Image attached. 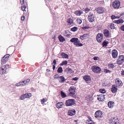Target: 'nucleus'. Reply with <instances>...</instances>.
<instances>
[{
	"label": "nucleus",
	"mask_w": 124,
	"mask_h": 124,
	"mask_svg": "<svg viewBox=\"0 0 124 124\" xmlns=\"http://www.w3.org/2000/svg\"><path fill=\"white\" fill-rule=\"evenodd\" d=\"M53 64L54 65H55L56 64V60H54L53 63H52V64Z\"/></svg>",
	"instance_id": "nucleus-54"
},
{
	"label": "nucleus",
	"mask_w": 124,
	"mask_h": 124,
	"mask_svg": "<svg viewBox=\"0 0 124 124\" xmlns=\"http://www.w3.org/2000/svg\"><path fill=\"white\" fill-rule=\"evenodd\" d=\"M78 29V28L76 27H74L71 29V30L73 32L75 31Z\"/></svg>",
	"instance_id": "nucleus-39"
},
{
	"label": "nucleus",
	"mask_w": 124,
	"mask_h": 124,
	"mask_svg": "<svg viewBox=\"0 0 124 124\" xmlns=\"http://www.w3.org/2000/svg\"><path fill=\"white\" fill-rule=\"evenodd\" d=\"M95 15L93 13H90L88 16V19L90 22H92L95 20Z\"/></svg>",
	"instance_id": "nucleus-7"
},
{
	"label": "nucleus",
	"mask_w": 124,
	"mask_h": 124,
	"mask_svg": "<svg viewBox=\"0 0 124 124\" xmlns=\"http://www.w3.org/2000/svg\"><path fill=\"white\" fill-rule=\"evenodd\" d=\"M114 102L113 101H110L108 103V106L110 108H112L114 106Z\"/></svg>",
	"instance_id": "nucleus-28"
},
{
	"label": "nucleus",
	"mask_w": 124,
	"mask_h": 124,
	"mask_svg": "<svg viewBox=\"0 0 124 124\" xmlns=\"http://www.w3.org/2000/svg\"><path fill=\"white\" fill-rule=\"evenodd\" d=\"M77 21L78 23L79 24H80L82 23V20L79 18H77Z\"/></svg>",
	"instance_id": "nucleus-44"
},
{
	"label": "nucleus",
	"mask_w": 124,
	"mask_h": 124,
	"mask_svg": "<svg viewBox=\"0 0 124 124\" xmlns=\"http://www.w3.org/2000/svg\"><path fill=\"white\" fill-rule=\"evenodd\" d=\"M124 62V56L123 55L119 56L117 60V62L119 65H121Z\"/></svg>",
	"instance_id": "nucleus-6"
},
{
	"label": "nucleus",
	"mask_w": 124,
	"mask_h": 124,
	"mask_svg": "<svg viewBox=\"0 0 124 124\" xmlns=\"http://www.w3.org/2000/svg\"><path fill=\"white\" fill-rule=\"evenodd\" d=\"M96 38L98 42H100L102 40L103 38V35L102 34L99 33L97 34Z\"/></svg>",
	"instance_id": "nucleus-10"
},
{
	"label": "nucleus",
	"mask_w": 124,
	"mask_h": 124,
	"mask_svg": "<svg viewBox=\"0 0 124 124\" xmlns=\"http://www.w3.org/2000/svg\"><path fill=\"white\" fill-rule=\"evenodd\" d=\"M112 57L114 58H116L117 56L118 53L117 51L116 50H113L112 53Z\"/></svg>",
	"instance_id": "nucleus-18"
},
{
	"label": "nucleus",
	"mask_w": 124,
	"mask_h": 124,
	"mask_svg": "<svg viewBox=\"0 0 124 124\" xmlns=\"http://www.w3.org/2000/svg\"><path fill=\"white\" fill-rule=\"evenodd\" d=\"M76 88L73 86H70L69 89L70 94L72 96H74L75 95Z\"/></svg>",
	"instance_id": "nucleus-5"
},
{
	"label": "nucleus",
	"mask_w": 124,
	"mask_h": 124,
	"mask_svg": "<svg viewBox=\"0 0 124 124\" xmlns=\"http://www.w3.org/2000/svg\"><path fill=\"white\" fill-rule=\"evenodd\" d=\"M83 13L82 11L80 10L76 11L74 12V14L77 16H80L81 14Z\"/></svg>",
	"instance_id": "nucleus-30"
},
{
	"label": "nucleus",
	"mask_w": 124,
	"mask_h": 124,
	"mask_svg": "<svg viewBox=\"0 0 124 124\" xmlns=\"http://www.w3.org/2000/svg\"><path fill=\"white\" fill-rule=\"evenodd\" d=\"M63 105V103L62 102H59L56 104V106L57 108L59 109L62 107Z\"/></svg>",
	"instance_id": "nucleus-21"
},
{
	"label": "nucleus",
	"mask_w": 124,
	"mask_h": 124,
	"mask_svg": "<svg viewBox=\"0 0 124 124\" xmlns=\"http://www.w3.org/2000/svg\"><path fill=\"white\" fill-rule=\"evenodd\" d=\"M109 122L111 124H117L119 123V121L117 118H114L110 119Z\"/></svg>",
	"instance_id": "nucleus-13"
},
{
	"label": "nucleus",
	"mask_w": 124,
	"mask_h": 124,
	"mask_svg": "<svg viewBox=\"0 0 124 124\" xmlns=\"http://www.w3.org/2000/svg\"><path fill=\"white\" fill-rule=\"evenodd\" d=\"M63 72L62 68L61 67H60L58 68L57 70V72L58 73H61Z\"/></svg>",
	"instance_id": "nucleus-33"
},
{
	"label": "nucleus",
	"mask_w": 124,
	"mask_h": 124,
	"mask_svg": "<svg viewBox=\"0 0 124 124\" xmlns=\"http://www.w3.org/2000/svg\"><path fill=\"white\" fill-rule=\"evenodd\" d=\"M61 55L63 58H68L69 56L66 54L62 53L61 54Z\"/></svg>",
	"instance_id": "nucleus-32"
},
{
	"label": "nucleus",
	"mask_w": 124,
	"mask_h": 124,
	"mask_svg": "<svg viewBox=\"0 0 124 124\" xmlns=\"http://www.w3.org/2000/svg\"><path fill=\"white\" fill-rule=\"evenodd\" d=\"M83 78L87 82H89L91 80L90 77L87 75L84 76L83 77Z\"/></svg>",
	"instance_id": "nucleus-23"
},
{
	"label": "nucleus",
	"mask_w": 124,
	"mask_h": 124,
	"mask_svg": "<svg viewBox=\"0 0 124 124\" xmlns=\"http://www.w3.org/2000/svg\"><path fill=\"white\" fill-rule=\"evenodd\" d=\"M47 101V99L46 98H43L41 100V103L43 104L45 102Z\"/></svg>",
	"instance_id": "nucleus-40"
},
{
	"label": "nucleus",
	"mask_w": 124,
	"mask_h": 124,
	"mask_svg": "<svg viewBox=\"0 0 124 124\" xmlns=\"http://www.w3.org/2000/svg\"><path fill=\"white\" fill-rule=\"evenodd\" d=\"M84 9L85 10L86 13L88 12L90 10V9L87 8Z\"/></svg>",
	"instance_id": "nucleus-45"
},
{
	"label": "nucleus",
	"mask_w": 124,
	"mask_h": 124,
	"mask_svg": "<svg viewBox=\"0 0 124 124\" xmlns=\"http://www.w3.org/2000/svg\"><path fill=\"white\" fill-rule=\"evenodd\" d=\"M75 103V100L74 99H70L67 100L65 103L67 106H70L74 105Z\"/></svg>",
	"instance_id": "nucleus-3"
},
{
	"label": "nucleus",
	"mask_w": 124,
	"mask_h": 124,
	"mask_svg": "<svg viewBox=\"0 0 124 124\" xmlns=\"http://www.w3.org/2000/svg\"><path fill=\"white\" fill-rule=\"evenodd\" d=\"M117 86L115 85H113L111 89V91L112 92L114 93L117 91Z\"/></svg>",
	"instance_id": "nucleus-17"
},
{
	"label": "nucleus",
	"mask_w": 124,
	"mask_h": 124,
	"mask_svg": "<svg viewBox=\"0 0 124 124\" xmlns=\"http://www.w3.org/2000/svg\"><path fill=\"white\" fill-rule=\"evenodd\" d=\"M104 71L106 73H109V72L110 73V71L109 70H108L107 69H105Z\"/></svg>",
	"instance_id": "nucleus-49"
},
{
	"label": "nucleus",
	"mask_w": 124,
	"mask_h": 124,
	"mask_svg": "<svg viewBox=\"0 0 124 124\" xmlns=\"http://www.w3.org/2000/svg\"><path fill=\"white\" fill-rule=\"evenodd\" d=\"M46 70L47 72H49L50 71V70L49 69H47Z\"/></svg>",
	"instance_id": "nucleus-58"
},
{
	"label": "nucleus",
	"mask_w": 124,
	"mask_h": 124,
	"mask_svg": "<svg viewBox=\"0 0 124 124\" xmlns=\"http://www.w3.org/2000/svg\"><path fill=\"white\" fill-rule=\"evenodd\" d=\"M61 96L62 98H64L66 96V95L62 91H61Z\"/></svg>",
	"instance_id": "nucleus-37"
},
{
	"label": "nucleus",
	"mask_w": 124,
	"mask_h": 124,
	"mask_svg": "<svg viewBox=\"0 0 124 124\" xmlns=\"http://www.w3.org/2000/svg\"><path fill=\"white\" fill-rule=\"evenodd\" d=\"M91 97L90 95H88L86 97V99L88 101H89L91 99Z\"/></svg>",
	"instance_id": "nucleus-35"
},
{
	"label": "nucleus",
	"mask_w": 124,
	"mask_h": 124,
	"mask_svg": "<svg viewBox=\"0 0 124 124\" xmlns=\"http://www.w3.org/2000/svg\"><path fill=\"white\" fill-rule=\"evenodd\" d=\"M71 42L73 43L74 45L77 46L79 47L82 46L83 45L80 42V41L77 38H73L70 40Z\"/></svg>",
	"instance_id": "nucleus-1"
},
{
	"label": "nucleus",
	"mask_w": 124,
	"mask_h": 124,
	"mask_svg": "<svg viewBox=\"0 0 124 124\" xmlns=\"http://www.w3.org/2000/svg\"><path fill=\"white\" fill-rule=\"evenodd\" d=\"M55 65H53V70H54L55 69Z\"/></svg>",
	"instance_id": "nucleus-57"
},
{
	"label": "nucleus",
	"mask_w": 124,
	"mask_h": 124,
	"mask_svg": "<svg viewBox=\"0 0 124 124\" xmlns=\"http://www.w3.org/2000/svg\"><path fill=\"white\" fill-rule=\"evenodd\" d=\"M111 18L112 19H114L116 18H120V16H116L115 15H112L111 16Z\"/></svg>",
	"instance_id": "nucleus-38"
},
{
	"label": "nucleus",
	"mask_w": 124,
	"mask_h": 124,
	"mask_svg": "<svg viewBox=\"0 0 124 124\" xmlns=\"http://www.w3.org/2000/svg\"><path fill=\"white\" fill-rule=\"evenodd\" d=\"M21 8L22 10L26 11V10L25 9L26 8V7L25 6H22Z\"/></svg>",
	"instance_id": "nucleus-46"
},
{
	"label": "nucleus",
	"mask_w": 124,
	"mask_h": 124,
	"mask_svg": "<svg viewBox=\"0 0 124 124\" xmlns=\"http://www.w3.org/2000/svg\"><path fill=\"white\" fill-rule=\"evenodd\" d=\"M59 40L61 42H63L65 40V38L61 35H59L58 36Z\"/></svg>",
	"instance_id": "nucleus-26"
},
{
	"label": "nucleus",
	"mask_w": 124,
	"mask_h": 124,
	"mask_svg": "<svg viewBox=\"0 0 124 124\" xmlns=\"http://www.w3.org/2000/svg\"><path fill=\"white\" fill-rule=\"evenodd\" d=\"M108 66L109 67L111 68H113L114 67V65L113 64L111 63L109 64H108Z\"/></svg>",
	"instance_id": "nucleus-47"
},
{
	"label": "nucleus",
	"mask_w": 124,
	"mask_h": 124,
	"mask_svg": "<svg viewBox=\"0 0 124 124\" xmlns=\"http://www.w3.org/2000/svg\"><path fill=\"white\" fill-rule=\"evenodd\" d=\"M25 18V17L24 16H22L21 17V20L22 21H23L24 20Z\"/></svg>",
	"instance_id": "nucleus-53"
},
{
	"label": "nucleus",
	"mask_w": 124,
	"mask_h": 124,
	"mask_svg": "<svg viewBox=\"0 0 124 124\" xmlns=\"http://www.w3.org/2000/svg\"><path fill=\"white\" fill-rule=\"evenodd\" d=\"M9 56V54H7L5 55L2 58L1 61V64H2L5 63V62L7 61L8 58Z\"/></svg>",
	"instance_id": "nucleus-12"
},
{
	"label": "nucleus",
	"mask_w": 124,
	"mask_h": 124,
	"mask_svg": "<svg viewBox=\"0 0 124 124\" xmlns=\"http://www.w3.org/2000/svg\"><path fill=\"white\" fill-rule=\"evenodd\" d=\"M74 121H75V122H77V120H75Z\"/></svg>",
	"instance_id": "nucleus-60"
},
{
	"label": "nucleus",
	"mask_w": 124,
	"mask_h": 124,
	"mask_svg": "<svg viewBox=\"0 0 124 124\" xmlns=\"http://www.w3.org/2000/svg\"><path fill=\"white\" fill-rule=\"evenodd\" d=\"M31 96V94L30 93H27L21 95L20 97V99L23 100L25 98H29Z\"/></svg>",
	"instance_id": "nucleus-4"
},
{
	"label": "nucleus",
	"mask_w": 124,
	"mask_h": 124,
	"mask_svg": "<svg viewBox=\"0 0 124 124\" xmlns=\"http://www.w3.org/2000/svg\"><path fill=\"white\" fill-rule=\"evenodd\" d=\"M110 27L111 29H114L115 28L114 24L113 23H111L110 25Z\"/></svg>",
	"instance_id": "nucleus-41"
},
{
	"label": "nucleus",
	"mask_w": 124,
	"mask_h": 124,
	"mask_svg": "<svg viewBox=\"0 0 124 124\" xmlns=\"http://www.w3.org/2000/svg\"><path fill=\"white\" fill-rule=\"evenodd\" d=\"M58 80L59 81V82L63 83L65 80V79L63 76H60L58 78Z\"/></svg>",
	"instance_id": "nucleus-24"
},
{
	"label": "nucleus",
	"mask_w": 124,
	"mask_h": 124,
	"mask_svg": "<svg viewBox=\"0 0 124 124\" xmlns=\"http://www.w3.org/2000/svg\"><path fill=\"white\" fill-rule=\"evenodd\" d=\"M115 81L116 84L117 86L121 87L122 85L123 84L120 79H117Z\"/></svg>",
	"instance_id": "nucleus-16"
},
{
	"label": "nucleus",
	"mask_w": 124,
	"mask_h": 124,
	"mask_svg": "<svg viewBox=\"0 0 124 124\" xmlns=\"http://www.w3.org/2000/svg\"><path fill=\"white\" fill-rule=\"evenodd\" d=\"M20 2L21 4H23L24 3V0H20Z\"/></svg>",
	"instance_id": "nucleus-55"
},
{
	"label": "nucleus",
	"mask_w": 124,
	"mask_h": 124,
	"mask_svg": "<svg viewBox=\"0 0 124 124\" xmlns=\"http://www.w3.org/2000/svg\"><path fill=\"white\" fill-rule=\"evenodd\" d=\"M97 99L100 101H102L105 99V95L103 94H101L98 96Z\"/></svg>",
	"instance_id": "nucleus-20"
},
{
	"label": "nucleus",
	"mask_w": 124,
	"mask_h": 124,
	"mask_svg": "<svg viewBox=\"0 0 124 124\" xmlns=\"http://www.w3.org/2000/svg\"><path fill=\"white\" fill-rule=\"evenodd\" d=\"M67 22L69 25H71L73 23V20L70 18L68 19L67 20Z\"/></svg>",
	"instance_id": "nucleus-31"
},
{
	"label": "nucleus",
	"mask_w": 124,
	"mask_h": 124,
	"mask_svg": "<svg viewBox=\"0 0 124 124\" xmlns=\"http://www.w3.org/2000/svg\"><path fill=\"white\" fill-rule=\"evenodd\" d=\"M124 15V14H121V15H120V17L122 15Z\"/></svg>",
	"instance_id": "nucleus-59"
},
{
	"label": "nucleus",
	"mask_w": 124,
	"mask_h": 124,
	"mask_svg": "<svg viewBox=\"0 0 124 124\" xmlns=\"http://www.w3.org/2000/svg\"><path fill=\"white\" fill-rule=\"evenodd\" d=\"M121 29L122 31H124V25H122L121 27Z\"/></svg>",
	"instance_id": "nucleus-50"
},
{
	"label": "nucleus",
	"mask_w": 124,
	"mask_h": 124,
	"mask_svg": "<svg viewBox=\"0 0 124 124\" xmlns=\"http://www.w3.org/2000/svg\"><path fill=\"white\" fill-rule=\"evenodd\" d=\"M108 43V42L107 40H105L102 43V45L103 46H106Z\"/></svg>",
	"instance_id": "nucleus-36"
},
{
	"label": "nucleus",
	"mask_w": 124,
	"mask_h": 124,
	"mask_svg": "<svg viewBox=\"0 0 124 124\" xmlns=\"http://www.w3.org/2000/svg\"><path fill=\"white\" fill-rule=\"evenodd\" d=\"M121 74L122 75H124V70L122 71Z\"/></svg>",
	"instance_id": "nucleus-56"
},
{
	"label": "nucleus",
	"mask_w": 124,
	"mask_h": 124,
	"mask_svg": "<svg viewBox=\"0 0 124 124\" xmlns=\"http://www.w3.org/2000/svg\"><path fill=\"white\" fill-rule=\"evenodd\" d=\"M120 5V2L118 0L114 1L113 3V6L115 8H117Z\"/></svg>",
	"instance_id": "nucleus-11"
},
{
	"label": "nucleus",
	"mask_w": 124,
	"mask_h": 124,
	"mask_svg": "<svg viewBox=\"0 0 124 124\" xmlns=\"http://www.w3.org/2000/svg\"><path fill=\"white\" fill-rule=\"evenodd\" d=\"M67 63V62L66 61H65L63 62L62 63L60 64L62 66L63 65H66Z\"/></svg>",
	"instance_id": "nucleus-42"
},
{
	"label": "nucleus",
	"mask_w": 124,
	"mask_h": 124,
	"mask_svg": "<svg viewBox=\"0 0 124 124\" xmlns=\"http://www.w3.org/2000/svg\"><path fill=\"white\" fill-rule=\"evenodd\" d=\"M72 79L74 80L77 81L78 79V78L77 77H75Z\"/></svg>",
	"instance_id": "nucleus-51"
},
{
	"label": "nucleus",
	"mask_w": 124,
	"mask_h": 124,
	"mask_svg": "<svg viewBox=\"0 0 124 124\" xmlns=\"http://www.w3.org/2000/svg\"><path fill=\"white\" fill-rule=\"evenodd\" d=\"M65 71L68 73H71L73 72V70L69 67L66 68L65 70Z\"/></svg>",
	"instance_id": "nucleus-27"
},
{
	"label": "nucleus",
	"mask_w": 124,
	"mask_h": 124,
	"mask_svg": "<svg viewBox=\"0 0 124 124\" xmlns=\"http://www.w3.org/2000/svg\"><path fill=\"white\" fill-rule=\"evenodd\" d=\"M96 10L97 11L98 13H102L104 12V9L102 8H97Z\"/></svg>",
	"instance_id": "nucleus-22"
},
{
	"label": "nucleus",
	"mask_w": 124,
	"mask_h": 124,
	"mask_svg": "<svg viewBox=\"0 0 124 124\" xmlns=\"http://www.w3.org/2000/svg\"><path fill=\"white\" fill-rule=\"evenodd\" d=\"M102 114L101 111L100 110L97 111L95 113V116L96 118L101 117Z\"/></svg>",
	"instance_id": "nucleus-14"
},
{
	"label": "nucleus",
	"mask_w": 124,
	"mask_h": 124,
	"mask_svg": "<svg viewBox=\"0 0 124 124\" xmlns=\"http://www.w3.org/2000/svg\"><path fill=\"white\" fill-rule=\"evenodd\" d=\"M59 77L60 76H59L58 74H56L54 75V78H57L58 79V78H59Z\"/></svg>",
	"instance_id": "nucleus-48"
},
{
	"label": "nucleus",
	"mask_w": 124,
	"mask_h": 124,
	"mask_svg": "<svg viewBox=\"0 0 124 124\" xmlns=\"http://www.w3.org/2000/svg\"><path fill=\"white\" fill-rule=\"evenodd\" d=\"M9 68V66L8 65H5L3 66L1 68L0 70V71L3 74H5L7 72V69Z\"/></svg>",
	"instance_id": "nucleus-9"
},
{
	"label": "nucleus",
	"mask_w": 124,
	"mask_h": 124,
	"mask_svg": "<svg viewBox=\"0 0 124 124\" xmlns=\"http://www.w3.org/2000/svg\"><path fill=\"white\" fill-rule=\"evenodd\" d=\"M98 58L99 57H98L95 56L93 57V59L95 61L97 60L98 59Z\"/></svg>",
	"instance_id": "nucleus-52"
},
{
	"label": "nucleus",
	"mask_w": 124,
	"mask_h": 124,
	"mask_svg": "<svg viewBox=\"0 0 124 124\" xmlns=\"http://www.w3.org/2000/svg\"><path fill=\"white\" fill-rule=\"evenodd\" d=\"M76 113V111L74 109H70L69 110L68 112V114L69 115L73 116Z\"/></svg>",
	"instance_id": "nucleus-15"
},
{
	"label": "nucleus",
	"mask_w": 124,
	"mask_h": 124,
	"mask_svg": "<svg viewBox=\"0 0 124 124\" xmlns=\"http://www.w3.org/2000/svg\"><path fill=\"white\" fill-rule=\"evenodd\" d=\"M99 91L100 93H104L106 92L105 90L104 89H100Z\"/></svg>",
	"instance_id": "nucleus-43"
},
{
	"label": "nucleus",
	"mask_w": 124,
	"mask_h": 124,
	"mask_svg": "<svg viewBox=\"0 0 124 124\" xmlns=\"http://www.w3.org/2000/svg\"><path fill=\"white\" fill-rule=\"evenodd\" d=\"M30 81V80L29 79H27L26 80L23 81L22 82H20L19 83H17L16 85L17 86H19L20 85H24L27 84Z\"/></svg>",
	"instance_id": "nucleus-8"
},
{
	"label": "nucleus",
	"mask_w": 124,
	"mask_h": 124,
	"mask_svg": "<svg viewBox=\"0 0 124 124\" xmlns=\"http://www.w3.org/2000/svg\"><path fill=\"white\" fill-rule=\"evenodd\" d=\"M124 21L122 19H120L116 20H115L114 21V22L117 23L119 24L122 23H123Z\"/></svg>",
	"instance_id": "nucleus-29"
},
{
	"label": "nucleus",
	"mask_w": 124,
	"mask_h": 124,
	"mask_svg": "<svg viewBox=\"0 0 124 124\" xmlns=\"http://www.w3.org/2000/svg\"><path fill=\"white\" fill-rule=\"evenodd\" d=\"M104 34L106 37H108L110 36V33L109 31L107 30H105L104 31Z\"/></svg>",
	"instance_id": "nucleus-25"
},
{
	"label": "nucleus",
	"mask_w": 124,
	"mask_h": 124,
	"mask_svg": "<svg viewBox=\"0 0 124 124\" xmlns=\"http://www.w3.org/2000/svg\"><path fill=\"white\" fill-rule=\"evenodd\" d=\"M92 70L93 72L95 73H98L100 72L101 69L97 65H93L92 67Z\"/></svg>",
	"instance_id": "nucleus-2"
},
{
	"label": "nucleus",
	"mask_w": 124,
	"mask_h": 124,
	"mask_svg": "<svg viewBox=\"0 0 124 124\" xmlns=\"http://www.w3.org/2000/svg\"><path fill=\"white\" fill-rule=\"evenodd\" d=\"M88 124H94L93 122L92 121L90 118H89L88 119L87 122Z\"/></svg>",
	"instance_id": "nucleus-34"
},
{
	"label": "nucleus",
	"mask_w": 124,
	"mask_h": 124,
	"mask_svg": "<svg viewBox=\"0 0 124 124\" xmlns=\"http://www.w3.org/2000/svg\"><path fill=\"white\" fill-rule=\"evenodd\" d=\"M89 34H84L80 36V38L82 40L86 39L89 37Z\"/></svg>",
	"instance_id": "nucleus-19"
}]
</instances>
